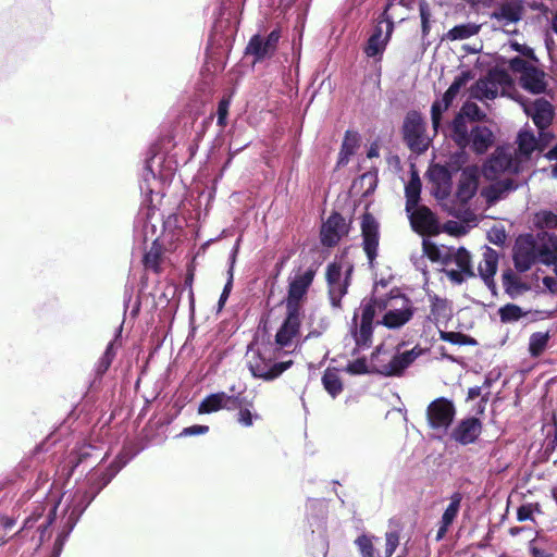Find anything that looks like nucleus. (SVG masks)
I'll return each instance as SVG.
<instances>
[{
  "label": "nucleus",
  "instance_id": "4c0bfd02",
  "mask_svg": "<svg viewBox=\"0 0 557 557\" xmlns=\"http://www.w3.org/2000/svg\"><path fill=\"white\" fill-rule=\"evenodd\" d=\"M461 500L462 495L459 492L454 493L450 496V503L444 510L440 522L451 525L459 512Z\"/></svg>",
  "mask_w": 557,
  "mask_h": 557
},
{
  "label": "nucleus",
  "instance_id": "58836bf2",
  "mask_svg": "<svg viewBox=\"0 0 557 557\" xmlns=\"http://www.w3.org/2000/svg\"><path fill=\"white\" fill-rule=\"evenodd\" d=\"M518 150L524 157H530L531 153L536 149L537 141L533 133L529 131H521L518 134Z\"/></svg>",
  "mask_w": 557,
  "mask_h": 557
},
{
  "label": "nucleus",
  "instance_id": "49530a36",
  "mask_svg": "<svg viewBox=\"0 0 557 557\" xmlns=\"http://www.w3.org/2000/svg\"><path fill=\"white\" fill-rule=\"evenodd\" d=\"M441 338L455 345H472L475 341L469 335L459 332H442Z\"/></svg>",
  "mask_w": 557,
  "mask_h": 557
},
{
  "label": "nucleus",
  "instance_id": "13d9d810",
  "mask_svg": "<svg viewBox=\"0 0 557 557\" xmlns=\"http://www.w3.org/2000/svg\"><path fill=\"white\" fill-rule=\"evenodd\" d=\"M507 238L506 232L503 226H490V243L502 245Z\"/></svg>",
  "mask_w": 557,
  "mask_h": 557
},
{
  "label": "nucleus",
  "instance_id": "338daca9",
  "mask_svg": "<svg viewBox=\"0 0 557 557\" xmlns=\"http://www.w3.org/2000/svg\"><path fill=\"white\" fill-rule=\"evenodd\" d=\"M281 38V32L278 29L271 30L265 37H263L265 41V46L271 47L276 51L277 45Z\"/></svg>",
  "mask_w": 557,
  "mask_h": 557
},
{
  "label": "nucleus",
  "instance_id": "09e8293b",
  "mask_svg": "<svg viewBox=\"0 0 557 557\" xmlns=\"http://www.w3.org/2000/svg\"><path fill=\"white\" fill-rule=\"evenodd\" d=\"M499 315L503 322H511L519 320L522 317V311L516 305H506L499 309Z\"/></svg>",
  "mask_w": 557,
  "mask_h": 557
},
{
  "label": "nucleus",
  "instance_id": "f8f14e48",
  "mask_svg": "<svg viewBox=\"0 0 557 557\" xmlns=\"http://www.w3.org/2000/svg\"><path fill=\"white\" fill-rule=\"evenodd\" d=\"M423 253L434 262L447 265L455 258L458 259L457 263L462 268V264L468 262L469 253L463 246L455 249L453 246L437 245L429 238L422 240Z\"/></svg>",
  "mask_w": 557,
  "mask_h": 557
},
{
  "label": "nucleus",
  "instance_id": "412c9836",
  "mask_svg": "<svg viewBox=\"0 0 557 557\" xmlns=\"http://www.w3.org/2000/svg\"><path fill=\"white\" fill-rule=\"evenodd\" d=\"M315 274L317 268L314 265L309 267L301 274H297L294 280L289 282L287 297L295 300H302L306 297Z\"/></svg>",
  "mask_w": 557,
  "mask_h": 557
},
{
  "label": "nucleus",
  "instance_id": "8fccbe9b",
  "mask_svg": "<svg viewBox=\"0 0 557 557\" xmlns=\"http://www.w3.org/2000/svg\"><path fill=\"white\" fill-rule=\"evenodd\" d=\"M231 100L226 97H223L218 102L216 108V124L220 127H224L227 124L228 109H230Z\"/></svg>",
  "mask_w": 557,
  "mask_h": 557
},
{
  "label": "nucleus",
  "instance_id": "5fc2aeb1",
  "mask_svg": "<svg viewBox=\"0 0 557 557\" xmlns=\"http://www.w3.org/2000/svg\"><path fill=\"white\" fill-rule=\"evenodd\" d=\"M59 507V502L53 503L49 509V513L46 520L38 527V531L40 532V540H44V536L48 530V528L57 520V510Z\"/></svg>",
  "mask_w": 557,
  "mask_h": 557
},
{
  "label": "nucleus",
  "instance_id": "bb28decb",
  "mask_svg": "<svg viewBox=\"0 0 557 557\" xmlns=\"http://www.w3.org/2000/svg\"><path fill=\"white\" fill-rule=\"evenodd\" d=\"M422 183L416 170L411 171L409 182L405 186L406 212L410 213L413 207H418L421 199Z\"/></svg>",
  "mask_w": 557,
  "mask_h": 557
},
{
  "label": "nucleus",
  "instance_id": "f704fd0d",
  "mask_svg": "<svg viewBox=\"0 0 557 557\" xmlns=\"http://www.w3.org/2000/svg\"><path fill=\"white\" fill-rule=\"evenodd\" d=\"M344 371L350 375L379 374L380 368L368 366L366 357L357 358L345 367Z\"/></svg>",
  "mask_w": 557,
  "mask_h": 557
},
{
  "label": "nucleus",
  "instance_id": "6ab92c4d",
  "mask_svg": "<svg viewBox=\"0 0 557 557\" xmlns=\"http://www.w3.org/2000/svg\"><path fill=\"white\" fill-rule=\"evenodd\" d=\"M416 308L409 297H404L400 308L386 310L377 325H383L388 330H397L407 324L413 317Z\"/></svg>",
  "mask_w": 557,
  "mask_h": 557
},
{
  "label": "nucleus",
  "instance_id": "864d4df0",
  "mask_svg": "<svg viewBox=\"0 0 557 557\" xmlns=\"http://www.w3.org/2000/svg\"><path fill=\"white\" fill-rule=\"evenodd\" d=\"M385 557H392L399 545V532L389 531L385 534Z\"/></svg>",
  "mask_w": 557,
  "mask_h": 557
},
{
  "label": "nucleus",
  "instance_id": "79ce46f5",
  "mask_svg": "<svg viewBox=\"0 0 557 557\" xmlns=\"http://www.w3.org/2000/svg\"><path fill=\"white\" fill-rule=\"evenodd\" d=\"M301 300H295L289 297L286 298V317L284 321L293 323L300 327V307Z\"/></svg>",
  "mask_w": 557,
  "mask_h": 557
},
{
  "label": "nucleus",
  "instance_id": "680f3d73",
  "mask_svg": "<svg viewBox=\"0 0 557 557\" xmlns=\"http://www.w3.org/2000/svg\"><path fill=\"white\" fill-rule=\"evenodd\" d=\"M482 248L485 250L482 252V260L479 264L478 270L481 280L484 282L485 285H487V244H484Z\"/></svg>",
  "mask_w": 557,
  "mask_h": 557
},
{
  "label": "nucleus",
  "instance_id": "c03bdc74",
  "mask_svg": "<svg viewBox=\"0 0 557 557\" xmlns=\"http://www.w3.org/2000/svg\"><path fill=\"white\" fill-rule=\"evenodd\" d=\"M114 357L115 350L113 348V343L110 342L95 367V369H97V372H99L100 374H104L111 367Z\"/></svg>",
  "mask_w": 557,
  "mask_h": 557
},
{
  "label": "nucleus",
  "instance_id": "37998d69",
  "mask_svg": "<svg viewBox=\"0 0 557 557\" xmlns=\"http://www.w3.org/2000/svg\"><path fill=\"white\" fill-rule=\"evenodd\" d=\"M156 243L157 240L153 242V245H156ZM160 260L161 250L159 248H156L154 246H152L151 249L147 251L143 258L144 265L147 269H152L156 273H159L161 270Z\"/></svg>",
  "mask_w": 557,
  "mask_h": 557
},
{
  "label": "nucleus",
  "instance_id": "ddd939ff",
  "mask_svg": "<svg viewBox=\"0 0 557 557\" xmlns=\"http://www.w3.org/2000/svg\"><path fill=\"white\" fill-rule=\"evenodd\" d=\"M456 409L453 400L438 397L426 408V418L432 429H448L454 421Z\"/></svg>",
  "mask_w": 557,
  "mask_h": 557
},
{
  "label": "nucleus",
  "instance_id": "393cba45",
  "mask_svg": "<svg viewBox=\"0 0 557 557\" xmlns=\"http://www.w3.org/2000/svg\"><path fill=\"white\" fill-rule=\"evenodd\" d=\"M458 95L451 91L449 88L442 95L441 99L433 101L431 106V120L433 127L436 129L443 117V113L446 112L454 103Z\"/></svg>",
  "mask_w": 557,
  "mask_h": 557
},
{
  "label": "nucleus",
  "instance_id": "72a5a7b5",
  "mask_svg": "<svg viewBox=\"0 0 557 557\" xmlns=\"http://www.w3.org/2000/svg\"><path fill=\"white\" fill-rule=\"evenodd\" d=\"M456 146L458 149L449 156L448 160L453 165L462 171L465 169L463 166L469 162V153L467 152V148L470 147L472 150V139L467 137L465 141L461 144H456Z\"/></svg>",
  "mask_w": 557,
  "mask_h": 557
},
{
  "label": "nucleus",
  "instance_id": "4d7b16f0",
  "mask_svg": "<svg viewBox=\"0 0 557 557\" xmlns=\"http://www.w3.org/2000/svg\"><path fill=\"white\" fill-rule=\"evenodd\" d=\"M209 432L208 425L202 424H194L190 426L184 428L181 433L178 434L180 437H187V436H197V435H203Z\"/></svg>",
  "mask_w": 557,
  "mask_h": 557
},
{
  "label": "nucleus",
  "instance_id": "5701e85b",
  "mask_svg": "<svg viewBox=\"0 0 557 557\" xmlns=\"http://www.w3.org/2000/svg\"><path fill=\"white\" fill-rule=\"evenodd\" d=\"M486 386L487 374H484L482 385L469 388L466 403L470 412H474L475 414H482L484 412L485 404L487 401V393L482 394V389Z\"/></svg>",
  "mask_w": 557,
  "mask_h": 557
},
{
  "label": "nucleus",
  "instance_id": "c756f323",
  "mask_svg": "<svg viewBox=\"0 0 557 557\" xmlns=\"http://www.w3.org/2000/svg\"><path fill=\"white\" fill-rule=\"evenodd\" d=\"M322 385L331 397L336 398L343 392V382L336 369L327 368L322 375Z\"/></svg>",
  "mask_w": 557,
  "mask_h": 557
},
{
  "label": "nucleus",
  "instance_id": "a19ab883",
  "mask_svg": "<svg viewBox=\"0 0 557 557\" xmlns=\"http://www.w3.org/2000/svg\"><path fill=\"white\" fill-rule=\"evenodd\" d=\"M429 178L433 184L447 185L453 184L450 174L446 166L442 164H434L429 169Z\"/></svg>",
  "mask_w": 557,
  "mask_h": 557
},
{
  "label": "nucleus",
  "instance_id": "0eeeda50",
  "mask_svg": "<svg viewBox=\"0 0 557 557\" xmlns=\"http://www.w3.org/2000/svg\"><path fill=\"white\" fill-rule=\"evenodd\" d=\"M268 349H258L248 362L251 375L263 381H273L293 366L292 360L273 362Z\"/></svg>",
  "mask_w": 557,
  "mask_h": 557
},
{
  "label": "nucleus",
  "instance_id": "f3484780",
  "mask_svg": "<svg viewBox=\"0 0 557 557\" xmlns=\"http://www.w3.org/2000/svg\"><path fill=\"white\" fill-rule=\"evenodd\" d=\"M410 225L417 233L422 231L429 232L433 235L441 233V223L436 214L426 206L413 207L408 213Z\"/></svg>",
  "mask_w": 557,
  "mask_h": 557
},
{
  "label": "nucleus",
  "instance_id": "774afa93",
  "mask_svg": "<svg viewBox=\"0 0 557 557\" xmlns=\"http://www.w3.org/2000/svg\"><path fill=\"white\" fill-rule=\"evenodd\" d=\"M444 231L450 235H458V234H461L463 233V231H461V225L456 222V221H447L444 223L443 227L441 226V232Z\"/></svg>",
  "mask_w": 557,
  "mask_h": 557
},
{
  "label": "nucleus",
  "instance_id": "b1692460",
  "mask_svg": "<svg viewBox=\"0 0 557 557\" xmlns=\"http://www.w3.org/2000/svg\"><path fill=\"white\" fill-rule=\"evenodd\" d=\"M245 53L253 57V62L258 63L274 55L275 50L265 46L263 36L253 35L246 46Z\"/></svg>",
  "mask_w": 557,
  "mask_h": 557
},
{
  "label": "nucleus",
  "instance_id": "f257e3e1",
  "mask_svg": "<svg viewBox=\"0 0 557 557\" xmlns=\"http://www.w3.org/2000/svg\"><path fill=\"white\" fill-rule=\"evenodd\" d=\"M92 446L82 447L78 451L72 453L66 463L62 467L60 474L69 480L81 467L83 470L89 468L82 481H76L74 491L67 496L63 515L60 518L59 532L53 543L49 557H60L63 547L79 521L81 517L99 493L115 478V475L137 455L128 448L121 450L112 462L106 468L100 463L104 457L95 466L88 463L92 458Z\"/></svg>",
  "mask_w": 557,
  "mask_h": 557
},
{
  "label": "nucleus",
  "instance_id": "0e129e2a",
  "mask_svg": "<svg viewBox=\"0 0 557 557\" xmlns=\"http://www.w3.org/2000/svg\"><path fill=\"white\" fill-rule=\"evenodd\" d=\"M509 66L513 72H518L522 75L523 71H527L533 65L529 64L525 60L521 59L520 57H516L510 60Z\"/></svg>",
  "mask_w": 557,
  "mask_h": 557
},
{
  "label": "nucleus",
  "instance_id": "e2e57ef3",
  "mask_svg": "<svg viewBox=\"0 0 557 557\" xmlns=\"http://www.w3.org/2000/svg\"><path fill=\"white\" fill-rule=\"evenodd\" d=\"M44 507L38 505L32 515L24 520L22 529H32L36 521L42 516Z\"/></svg>",
  "mask_w": 557,
  "mask_h": 557
},
{
  "label": "nucleus",
  "instance_id": "a211bd4d",
  "mask_svg": "<svg viewBox=\"0 0 557 557\" xmlns=\"http://www.w3.org/2000/svg\"><path fill=\"white\" fill-rule=\"evenodd\" d=\"M522 107L539 128L540 136L545 137V129L550 125L554 115L552 104L545 99H536L530 103H522Z\"/></svg>",
  "mask_w": 557,
  "mask_h": 557
},
{
  "label": "nucleus",
  "instance_id": "9b49d317",
  "mask_svg": "<svg viewBox=\"0 0 557 557\" xmlns=\"http://www.w3.org/2000/svg\"><path fill=\"white\" fill-rule=\"evenodd\" d=\"M248 404L247 397L243 396V391H238V395H228L225 392H216L209 394L201 400L198 406V412L200 414H209L221 409L232 411Z\"/></svg>",
  "mask_w": 557,
  "mask_h": 557
},
{
  "label": "nucleus",
  "instance_id": "69168bd1",
  "mask_svg": "<svg viewBox=\"0 0 557 557\" xmlns=\"http://www.w3.org/2000/svg\"><path fill=\"white\" fill-rule=\"evenodd\" d=\"M103 375L97 372V369L94 370V376L89 381L87 394L98 392L101 388Z\"/></svg>",
  "mask_w": 557,
  "mask_h": 557
},
{
  "label": "nucleus",
  "instance_id": "cd10ccee",
  "mask_svg": "<svg viewBox=\"0 0 557 557\" xmlns=\"http://www.w3.org/2000/svg\"><path fill=\"white\" fill-rule=\"evenodd\" d=\"M520 84L532 94H541L545 90L544 73L534 66L523 71L520 76Z\"/></svg>",
  "mask_w": 557,
  "mask_h": 557
},
{
  "label": "nucleus",
  "instance_id": "bf43d9fd",
  "mask_svg": "<svg viewBox=\"0 0 557 557\" xmlns=\"http://www.w3.org/2000/svg\"><path fill=\"white\" fill-rule=\"evenodd\" d=\"M233 280L232 278V274L227 277V281L223 287V290L220 295V298L218 300V309L216 311L220 312L224 306H225V302L227 301L228 297H230V294L232 292V288H233Z\"/></svg>",
  "mask_w": 557,
  "mask_h": 557
},
{
  "label": "nucleus",
  "instance_id": "473e14b6",
  "mask_svg": "<svg viewBox=\"0 0 557 557\" xmlns=\"http://www.w3.org/2000/svg\"><path fill=\"white\" fill-rule=\"evenodd\" d=\"M299 326L283 320L275 335V342L281 347H287L292 344L293 338L298 334Z\"/></svg>",
  "mask_w": 557,
  "mask_h": 557
},
{
  "label": "nucleus",
  "instance_id": "7c9ffc66",
  "mask_svg": "<svg viewBox=\"0 0 557 557\" xmlns=\"http://www.w3.org/2000/svg\"><path fill=\"white\" fill-rule=\"evenodd\" d=\"M480 27V25L474 23L459 24L450 28L445 35V38L451 41L462 40L478 34Z\"/></svg>",
  "mask_w": 557,
  "mask_h": 557
},
{
  "label": "nucleus",
  "instance_id": "603ef678",
  "mask_svg": "<svg viewBox=\"0 0 557 557\" xmlns=\"http://www.w3.org/2000/svg\"><path fill=\"white\" fill-rule=\"evenodd\" d=\"M354 272V265L349 264L347 269L345 270L344 277L342 278V284L338 286V294L336 295V302H342V298L348 293V288L351 283V275Z\"/></svg>",
  "mask_w": 557,
  "mask_h": 557
},
{
  "label": "nucleus",
  "instance_id": "c85d7f7f",
  "mask_svg": "<svg viewBox=\"0 0 557 557\" xmlns=\"http://www.w3.org/2000/svg\"><path fill=\"white\" fill-rule=\"evenodd\" d=\"M360 136L357 132L346 131L337 159V166H345L359 147Z\"/></svg>",
  "mask_w": 557,
  "mask_h": 557
},
{
  "label": "nucleus",
  "instance_id": "6e6d98bb",
  "mask_svg": "<svg viewBox=\"0 0 557 557\" xmlns=\"http://www.w3.org/2000/svg\"><path fill=\"white\" fill-rule=\"evenodd\" d=\"M360 180L368 184V189L364 193V195L368 196L369 194L373 193L377 186V182H379L377 170L374 169L372 171H368V172L363 173L360 176Z\"/></svg>",
  "mask_w": 557,
  "mask_h": 557
},
{
  "label": "nucleus",
  "instance_id": "2f4dec72",
  "mask_svg": "<svg viewBox=\"0 0 557 557\" xmlns=\"http://www.w3.org/2000/svg\"><path fill=\"white\" fill-rule=\"evenodd\" d=\"M470 101L478 100L485 104L487 100V73L482 74L469 88L468 99Z\"/></svg>",
  "mask_w": 557,
  "mask_h": 557
},
{
  "label": "nucleus",
  "instance_id": "de8ad7c7",
  "mask_svg": "<svg viewBox=\"0 0 557 557\" xmlns=\"http://www.w3.org/2000/svg\"><path fill=\"white\" fill-rule=\"evenodd\" d=\"M431 313L436 318H448L450 315V308L447 300L435 296L432 299Z\"/></svg>",
  "mask_w": 557,
  "mask_h": 557
},
{
  "label": "nucleus",
  "instance_id": "20e7f679",
  "mask_svg": "<svg viewBox=\"0 0 557 557\" xmlns=\"http://www.w3.org/2000/svg\"><path fill=\"white\" fill-rule=\"evenodd\" d=\"M517 171L510 148L499 147L490 156V207L517 188L509 176Z\"/></svg>",
  "mask_w": 557,
  "mask_h": 557
},
{
  "label": "nucleus",
  "instance_id": "3c124183",
  "mask_svg": "<svg viewBox=\"0 0 557 557\" xmlns=\"http://www.w3.org/2000/svg\"><path fill=\"white\" fill-rule=\"evenodd\" d=\"M248 403H249L248 405H245V406L238 408L239 411L237 414L238 423H240L243 426H246V428L251 426L253 424V419L259 418V416L257 413H252L250 411V409L248 407L251 406L252 404L250 400H248Z\"/></svg>",
  "mask_w": 557,
  "mask_h": 557
},
{
  "label": "nucleus",
  "instance_id": "e433bc0d",
  "mask_svg": "<svg viewBox=\"0 0 557 557\" xmlns=\"http://www.w3.org/2000/svg\"><path fill=\"white\" fill-rule=\"evenodd\" d=\"M374 541H379V537L367 533H362L354 541L361 557H375Z\"/></svg>",
  "mask_w": 557,
  "mask_h": 557
},
{
  "label": "nucleus",
  "instance_id": "4468645a",
  "mask_svg": "<svg viewBox=\"0 0 557 557\" xmlns=\"http://www.w3.org/2000/svg\"><path fill=\"white\" fill-rule=\"evenodd\" d=\"M348 233L349 225L346 223L345 218L334 211L327 220L322 223L320 242L323 246L332 248L336 246L344 236H347Z\"/></svg>",
  "mask_w": 557,
  "mask_h": 557
},
{
  "label": "nucleus",
  "instance_id": "f03ea898",
  "mask_svg": "<svg viewBox=\"0 0 557 557\" xmlns=\"http://www.w3.org/2000/svg\"><path fill=\"white\" fill-rule=\"evenodd\" d=\"M515 267L519 272L531 269L535 262L555 265L557 273V236L541 232L534 237L531 234L520 235L513 249Z\"/></svg>",
  "mask_w": 557,
  "mask_h": 557
},
{
  "label": "nucleus",
  "instance_id": "dca6fc26",
  "mask_svg": "<svg viewBox=\"0 0 557 557\" xmlns=\"http://www.w3.org/2000/svg\"><path fill=\"white\" fill-rule=\"evenodd\" d=\"M422 348L414 346L410 350L397 352L391 361L380 368L379 375L384 377L401 376L404 372L422 355Z\"/></svg>",
  "mask_w": 557,
  "mask_h": 557
},
{
  "label": "nucleus",
  "instance_id": "c9c22d12",
  "mask_svg": "<svg viewBox=\"0 0 557 557\" xmlns=\"http://www.w3.org/2000/svg\"><path fill=\"white\" fill-rule=\"evenodd\" d=\"M548 332H535L529 339V352L532 357L541 356L547 347L549 341Z\"/></svg>",
  "mask_w": 557,
  "mask_h": 557
},
{
  "label": "nucleus",
  "instance_id": "1a4fd4ad",
  "mask_svg": "<svg viewBox=\"0 0 557 557\" xmlns=\"http://www.w3.org/2000/svg\"><path fill=\"white\" fill-rule=\"evenodd\" d=\"M360 309V322L358 323L359 312L356 310L349 324V334L358 335L363 345L373 344L374 329L377 325L374 321L376 309L367 298L361 301Z\"/></svg>",
  "mask_w": 557,
  "mask_h": 557
},
{
  "label": "nucleus",
  "instance_id": "423d86ee",
  "mask_svg": "<svg viewBox=\"0 0 557 557\" xmlns=\"http://www.w3.org/2000/svg\"><path fill=\"white\" fill-rule=\"evenodd\" d=\"M425 121L422 114L417 110H410L406 113L401 126L403 140L407 147L414 153H424L429 148V143L424 139Z\"/></svg>",
  "mask_w": 557,
  "mask_h": 557
},
{
  "label": "nucleus",
  "instance_id": "4be33fe9",
  "mask_svg": "<svg viewBox=\"0 0 557 557\" xmlns=\"http://www.w3.org/2000/svg\"><path fill=\"white\" fill-rule=\"evenodd\" d=\"M343 267L341 263L333 261L326 267L325 280L329 287L327 294L331 306L333 308H342V302L335 304L338 286L342 284Z\"/></svg>",
  "mask_w": 557,
  "mask_h": 557
},
{
  "label": "nucleus",
  "instance_id": "6e6552de",
  "mask_svg": "<svg viewBox=\"0 0 557 557\" xmlns=\"http://www.w3.org/2000/svg\"><path fill=\"white\" fill-rule=\"evenodd\" d=\"M487 178V158L482 160L481 165H468L460 173L455 197L461 205H467L478 193L480 177Z\"/></svg>",
  "mask_w": 557,
  "mask_h": 557
},
{
  "label": "nucleus",
  "instance_id": "39448f33",
  "mask_svg": "<svg viewBox=\"0 0 557 557\" xmlns=\"http://www.w3.org/2000/svg\"><path fill=\"white\" fill-rule=\"evenodd\" d=\"M173 168L166 161L165 153L160 144H152L146 154L143 172L139 180V188L143 195L151 196L156 188L171 180Z\"/></svg>",
  "mask_w": 557,
  "mask_h": 557
},
{
  "label": "nucleus",
  "instance_id": "9d476101",
  "mask_svg": "<svg viewBox=\"0 0 557 557\" xmlns=\"http://www.w3.org/2000/svg\"><path fill=\"white\" fill-rule=\"evenodd\" d=\"M394 27L393 18L388 14L382 13L364 47L367 57L376 58L383 54L392 37Z\"/></svg>",
  "mask_w": 557,
  "mask_h": 557
},
{
  "label": "nucleus",
  "instance_id": "a18cd8bd",
  "mask_svg": "<svg viewBox=\"0 0 557 557\" xmlns=\"http://www.w3.org/2000/svg\"><path fill=\"white\" fill-rule=\"evenodd\" d=\"M535 224L540 228L557 227V214L552 211H541L535 214Z\"/></svg>",
  "mask_w": 557,
  "mask_h": 557
},
{
  "label": "nucleus",
  "instance_id": "a878e982",
  "mask_svg": "<svg viewBox=\"0 0 557 557\" xmlns=\"http://www.w3.org/2000/svg\"><path fill=\"white\" fill-rule=\"evenodd\" d=\"M490 99L497 97V95H505L512 87V79L505 71H492L490 69Z\"/></svg>",
  "mask_w": 557,
  "mask_h": 557
},
{
  "label": "nucleus",
  "instance_id": "7ed1b4c3",
  "mask_svg": "<svg viewBox=\"0 0 557 557\" xmlns=\"http://www.w3.org/2000/svg\"><path fill=\"white\" fill-rule=\"evenodd\" d=\"M486 119V113L474 102L466 100L450 121L449 137L455 144H461L466 138L472 139V151L482 156L487 152V126L475 125L470 131L468 123H479Z\"/></svg>",
  "mask_w": 557,
  "mask_h": 557
},
{
  "label": "nucleus",
  "instance_id": "ea45409f",
  "mask_svg": "<svg viewBox=\"0 0 557 557\" xmlns=\"http://www.w3.org/2000/svg\"><path fill=\"white\" fill-rule=\"evenodd\" d=\"M475 78V73L473 70L466 69L462 70L458 75L454 77V81L449 85V89L457 95L460 94V91L466 88V86Z\"/></svg>",
  "mask_w": 557,
  "mask_h": 557
},
{
  "label": "nucleus",
  "instance_id": "2eb2a0df",
  "mask_svg": "<svg viewBox=\"0 0 557 557\" xmlns=\"http://www.w3.org/2000/svg\"><path fill=\"white\" fill-rule=\"evenodd\" d=\"M362 248L372 268L377 257V248L380 242L379 222L369 212L362 215L361 221Z\"/></svg>",
  "mask_w": 557,
  "mask_h": 557
},
{
  "label": "nucleus",
  "instance_id": "aec40b11",
  "mask_svg": "<svg viewBox=\"0 0 557 557\" xmlns=\"http://www.w3.org/2000/svg\"><path fill=\"white\" fill-rule=\"evenodd\" d=\"M474 412L461 420L451 432V438L461 445L472 444L482 431V423Z\"/></svg>",
  "mask_w": 557,
  "mask_h": 557
},
{
  "label": "nucleus",
  "instance_id": "052dcab7",
  "mask_svg": "<svg viewBox=\"0 0 557 557\" xmlns=\"http://www.w3.org/2000/svg\"><path fill=\"white\" fill-rule=\"evenodd\" d=\"M433 185H434V187L432 189V195L437 200H445L449 197V195L451 193L453 184H447V185L433 184Z\"/></svg>",
  "mask_w": 557,
  "mask_h": 557
}]
</instances>
